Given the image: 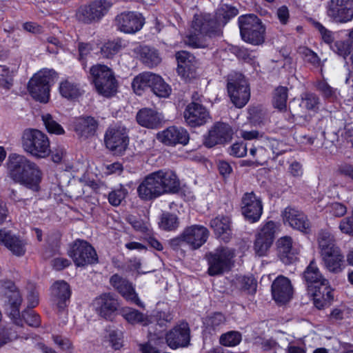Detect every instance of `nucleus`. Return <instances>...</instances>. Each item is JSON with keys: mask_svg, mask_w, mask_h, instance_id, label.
<instances>
[{"mask_svg": "<svg viewBox=\"0 0 353 353\" xmlns=\"http://www.w3.org/2000/svg\"><path fill=\"white\" fill-rule=\"evenodd\" d=\"M22 147L26 152L37 158H45L50 153L48 137L36 129L28 128L23 131Z\"/></svg>", "mask_w": 353, "mask_h": 353, "instance_id": "nucleus-6", "label": "nucleus"}, {"mask_svg": "<svg viewBox=\"0 0 353 353\" xmlns=\"http://www.w3.org/2000/svg\"><path fill=\"white\" fill-rule=\"evenodd\" d=\"M271 153L269 149L265 146V142L264 141L263 145L258 146V155L256 157V162L263 165V163L266 162L268 159L271 158Z\"/></svg>", "mask_w": 353, "mask_h": 353, "instance_id": "nucleus-61", "label": "nucleus"}, {"mask_svg": "<svg viewBox=\"0 0 353 353\" xmlns=\"http://www.w3.org/2000/svg\"><path fill=\"white\" fill-rule=\"evenodd\" d=\"M228 92L232 102L237 108H243L248 102L250 97L249 85L245 77L234 72L228 76Z\"/></svg>", "mask_w": 353, "mask_h": 353, "instance_id": "nucleus-9", "label": "nucleus"}, {"mask_svg": "<svg viewBox=\"0 0 353 353\" xmlns=\"http://www.w3.org/2000/svg\"><path fill=\"white\" fill-rule=\"evenodd\" d=\"M8 291L5 294L8 301V314L13 323L21 327L25 321L29 326L38 327L41 325V319L32 309H26L20 314V306L22 303V297L19 290L12 282H8L5 286Z\"/></svg>", "mask_w": 353, "mask_h": 353, "instance_id": "nucleus-4", "label": "nucleus"}, {"mask_svg": "<svg viewBox=\"0 0 353 353\" xmlns=\"http://www.w3.org/2000/svg\"><path fill=\"white\" fill-rule=\"evenodd\" d=\"M112 4L106 0H95L79 9L78 19L84 23L99 21L106 14Z\"/></svg>", "mask_w": 353, "mask_h": 353, "instance_id": "nucleus-12", "label": "nucleus"}, {"mask_svg": "<svg viewBox=\"0 0 353 353\" xmlns=\"http://www.w3.org/2000/svg\"><path fill=\"white\" fill-rule=\"evenodd\" d=\"M157 139L166 145H186L190 139L188 131L181 128L170 126L157 134Z\"/></svg>", "mask_w": 353, "mask_h": 353, "instance_id": "nucleus-23", "label": "nucleus"}, {"mask_svg": "<svg viewBox=\"0 0 353 353\" xmlns=\"http://www.w3.org/2000/svg\"><path fill=\"white\" fill-rule=\"evenodd\" d=\"M247 150V145L243 142L235 143L230 146V154L240 158L246 154Z\"/></svg>", "mask_w": 353, "mask_h": 353, "instance_id": "nucleus-57", "label": "nucleus"}, {"mask_svg": "<svg viewBox=\"0 0 353 353\" xmlns=\"http://www.w3.org/2000/svg\"><path fill=\"white\" fill-rule=\"evenodd\" d=\"M283 218L285 223H288L290 227L304 233H307L310 229V222L307 217L301 211L288 207L283 212Z\"/></svg>", "mask_w": 353, "mask_h": 353, "instance_id": "nucleus-25", "label": "nucleus"}, {"mask_svg": "<svg viewBox=\"0 0 353 353\" xmlns=\"http://www.w3.org/2000/svg\"><path fill=\"white\" fill-rule=\"evenodd\" d=\"M0 245H4L17 256H23L26 252L25 241L5 228L0 229Z\"/></svg>", "mask_w": 353, "mask_h": 353, "instance_id": "nucleus-28", "label": "nucleus"}, {"mask_svg": "<svg viewBox=\"0 0 353 353\" xmlns=\"http://www.w3.org/2000/svg\"><path fill=\"white\" fill-rule=\"evenodd\" d=\"M140 56L142 62L149 68L157 65L161 60L157 50L148 46L141 48Z\"/></svg>", "mask_w": 353, "mask_h": 353, "instance_id": "nucleus-41", "label": "nucleus"}, {"mask_svg": "<svg viewBox=\"0 0 353 353\" xmlns=\"http://www.w3.org/2000/svg\"><path fill=\"white\" fill-rule=\"evenodd\" d=\"M137 121L141 126L148 128H157L161 124L163 118L156 110L151 108H143L137 114Z\"/></svg>", "mask_w": 353, "mask_h": 353, "instance_id": "nucleus-33", "label": "nucleus"}, {"mask_svg": "<svg viewBox=\"0 0 353 353\" xmlns=\"http://www.w3.org/2000/svg\"><path fill=\"white\" fill-rule=\"evenodd\" d=\"M239 288L243 290H247L250 293L256 292V283L252 277L239 276L236 278Z\"/></svg>", "mask_w": 353, "mask_h": 353, "instance_id": "nucleus-53", "label": "nucleus"}, {"mask_svg": "<svg viewBox=\"0 0 353 353\" xmlns=\"http://www.w3.org/2000/svg\"><path fill=\"white\" fill-rule=\"evenodd\" d=\"M238 14L239 11L235 7L224 4L217 10L215 19L221 28V26H225L230 19Z\"/></svg>", "mask_w": 353, "mask_h": 353, "instance_id": "nucleus-42", "label": "nucleus"}, {"mask_svg": "<svg viewBox=\"0 0 353 353\" xmlns=\"http://www.w3.org/2000/svg\"><path fill=\"white\" fill-rule=\"evenodd\" d=\"M288 88L284 86H279L274 90L273 105L279 110H285L287 107Z\"/></svg>", "mask_w": 353, "mask_h": 353, "instance_id": "nucleus-46", "label": "nucleus"}, {"mask_svg": "<svg viewBox=\"0 0 353 353\" xmlns=\"http://www.w3.org/2000/svg\"><path fill=\"white\" fill-rule=\"evenodd\" d=\"M319 248L321 256L338 250L339 248L336 245L334 236L327 230H321L317 236Z\"/></svg>", "mask_w": 353, "mask_h": 353, "instance_id": "nucleus-36", "label": "nucleus"}, {"mask_svg": "<svg viewBox=\"0 0 353 353\" xmlns=\"http://www.w3.org/2000/svg\"><path fill=\"white\" fill-rule=\"evenodd\" d=\"M30 164L31 169H26V171H23V179L17 181L16 183H20L33 191H38L42 178V172L35 163L30 161Z\"/></svg>", "mask_w": 353, "mask_h": 353, "instance_id": "nucleus-30", "label": "nucleus"}, {"mask_svg": "<svg viewBox=\"0 0 353 353\" xmlns=\"http://www.w3.org/2000/svg\"><path fill=\"white\" fill-rule=\"evenodd\" d=\"M317 89L327 99H334L336 98V90L332 88L325 81H320L317 83Z\"/></svg>", "mask_w": 353, "mask_h": 353, "instance_id": "nucleus-55", "label": "nucleus"}, {"mask_svg": "<svg viewBox=\"0 0 353 353\" xmlns=\"http://www.w3.org/2000/svg\"><path fill=\"white\" fill-rule=\"evenodd\" d=\"M319 99L314 93L305 92L301 95V101L299 103L300 109L294 110V115L303 117L305 115V111H316L319 108Z\"/></svg>", "mask_w": 353, "mask_h": 353, "instance_id": "nucleus-37", "label": "nucleus"}, {"mask_svg": "<svg viewBox=\"0 0 353 353\" xmlns=\"http://www.w3.org/2000/svg\"><path fill=\"white\" fill-rule=\"evenodd\" d=\"M143 24L144 19L141 14L134 12H123L115 18L117 29L127 34H134L139 31Z\"/></svg>", "mask_w": 353, "mask_h": 353, "instance_id": "nucleus-20", "label": "nucleus"}, {"mask_svg": "<svg viewBox=\"0 0 353 353\" xmlns=\"http://www.w3.org/2000/svg\"><path fill=\"white\" fill-rule=\"evenodd\" d=\"M59 90L60 94L68 100L77 99L83 92L80 85L70 79L62 81Z\"/></svg>", "mask_w": 353, "mask_h": 353, "instance_id": "nucleus-39", "label": "nucleus"}, {"mask_svg": "<svg viewBox=\"0 0 353 353\" xmlns=\"http://www.w3.org/2000/svg\"><path fill=\"white\" fill-rule=\"evenodd\" d=\"M276 232V223L268 221L256 235L254 244L255 254L259 256H265L272 246Z\"/></svg>", "mask_w": 353, "mask_h": 353, "instance_id": "nucleus-15", "label": "nucleus"}, {"mask_svg": "<svg viewBox=\"0 0 353 353\" xmlns=\"http://www.w3.org/2000/svg\"><path fill=\"white\" fill-rule=\"evenodd\" d=\"M279 256L285 264L292 263L296 259L292 249V239L290 236H285L277 241Z\"/></svg>", "mask_w": 353, "mask_h": 353, "instance_id": "nucleus-34", "label": "nucleus"}, {"mask_svg": "<svg viewBox=\"0 0 353 353\" xmlns=\"http://www.w3.org/2000/svg\"><path fill=\"white\" fill-rule=\"evenodd\" d=\"M98 125V121L92 117H80L73 122L74 132L79 138L83 139L93 137Z\"/></svg>", "mask_w": 353, "mask_h": 353, "instance_id": "nucleus-29", "label": "nucleus"}, {"mask_svg": "<svg viewBox=\"0 0 353 353\" xmlns=\"http://www.w3.org/2000/svg\"><path fill=\"white\" fill-rule=\"evenodd\" d=\"M301 52L304 55L305 61L312 63L313 65H317L319 64L320 59L317 54L311 50L303 48L301 49Z\"/></svg>", "mask_w": 353, "mask_h": 353, "instance_id": "nucleus-62", "label": "nucleus"}, {"mask_svg": "<svg viewBox=\"0 0 353 353\" xmlns=\"http://www.w3.org/2000/svg\"><path fill=\"white\" fill-rule=\"evenodd\" d=\"M241 341V335L236 331H230L222 334L220 343L224 346L232 347L238 345Z\"/></svg>", "mask_w": 353, "mask_h": 353, "instance_id": "nucleus-51", "label": "nucleus"}, {"mask_svg": "<svg viewBox=\"0 0 353 353\" xmlns=\"http://www.w3.org/2000/svg\"><path fill=\"white\" fill-rule=\"evenodd\" d=\"M68 254L78 267L93 264L98 261L97 254L94 248L83 240H76L71 245Z\"/></svg>", "mask_w": 353, "mask_h": 353, "instance_id": "nucleus-11", "label": "nucleus"}, {"mask_svg": "<svg viewBox=\"0 0 353 353\" xmlns=\"http://www.w3.org/2000/svg\"><path fill=\"white\" fill-rule=\"evenodd\" d=\"M176 57L178 61V72H185L189 66L188 62H190V59L192 58V56L185 51H181L176 53Z\"/></svg>", "mask_w": 353, "mask_h": 353, "instance_id": "nucleus-54", "label": "nucleus"}, {"mask_svg": "<svg viewBox=\"0 0 353 353\" xmlns=\"http://www.w3.org/2000/svg\"><path fill=\"white\" fill-rule=\"evenodd\" d=\"M178 218L175 214L164 213L162 214L159 222V227L167 231L174 230L179 226Z\"/></svg>", "mask_w": 353, "mask_h": 353, "instance_id": "nucleus-47", "label": "nucleus"}, {"mask_svg": "<svg viewBox=\"0 0 353 353\" xmlns=\"http://www.w3.org/2000/svg\"><path fill=\"white\" fill-rule=\"evenodd\" d=\"M121 39L105 43L101 48V54L103 58L110 59L117 54L123 48Z\"/></svg>", "mask_w": 353, "mask_h": 353, "instance_id": "nucleus-45", "label": "nucleus"}, {"mask_svg": "<svg viewBox=\"0 0 353 353\" xmlns=\"http://www.w3.org/2000/svg\"><path fill=\"white\" fill-rule=\"evenodd\" d=\"M122 316L131 324L141 323L143 325H145L149 321L146 315L133 308L123 309Z\"/></svg>", "mask_w": 353, "mask_h": 353, "instance_id": "nucleus-44", "label": "nucleus"}, {"mask_svg": "<svg viewBox=\"0 0 353 353\" xmlns=\"http://www.w3.org/2000/svg\"><path fill=\"white\" fill-rule=\"evenodd\" d=\"M314 26L319 31L322 39L324 41V42L332 46V43L334 40L333 32L325 28L319 22H316L314 23Z\"/></svg>", "mask_w": 353, "mask_h": 353, "instance_id": "nucleus-56", "label": "nucleus"}, {"mask_svg": "<svg viewBox=\"0 0 353 353\" xmlns=\"http://www.w3.org/2000/svg\"><path fill=\"white\" fill-rule=\"evenodd\" d=\"M30 160L25 156L11 154L8 159V174L15 183L17 181L23 179V171L26 169H31L30 167Z\"/></svg>", "mask_w": 353, "mask_h": 353, "instance_id": "nucleus-27", "label": "nucleus"}, {"mask_svg": "<svg viewBox=\"0 0 353 353\" xmlns=\"http://www.w3.org/2000/svg\"><path fill=\"white\" fill-rule=\"evenodd\" d=\"M151 90L157 97L163 98L168 97L172 92L170 86L164 81L161 77L155 74L152 80Z\"/></svg>", "mask_w": 353, "mask_h": 353, "instance_id": "nucleus-43", "label": "nucleus"}, {"mask_svg": "<svg viewBox=\"0 0 353 353\" xmlns=\"http://www.w3.org/2000/svg\"><path fill=\"white\" fill-rule=\"evenodd\" d=\"M208 230L201 225H193L185 228L183 231L184 243L189 245L192 250L201 248L208 240Z\"/></svg>", "mask_w": 353, "mask_h": 353, "instance_id": "nucleus-21", "label": "nucleus"}, {"mask_svg": "<svg viewBox=\"0 0 353 353\" xmlns=\"http://www.w3.org/2000/svg\"><path fill=\"white\" fill-rule=\"evenodd\" d=\"M225 323V318L222 313L216 312L209 317L208 320V325L214 329L219 327Z\"/></svg>", "mask_w": 353, "mask_h": 353, "instance_id": "nucleus-60", "label": "nucleus"}, {"mask_svg": "<svg viewBox=\"0 0 353 353\" xmlns=\"http://www.w3.org/2000/svg\"><path fill=\"white\" fill-rule=\"evenodd\" d=\"M41 117L42 121L48 132L59 135L65 133V131L62 126L53 119L51 114H43Z\"/></svg>", "mask_w": 353, "mask_h": 353, "instance_id": "nucleus-48", "label": "nucleus"}, {"mask_svg": "<svg viewBox=\"0 0 353 353\" xmlns=\"http://www.w3.org/2000/svg\"><path fill=\"white\" fill-rule=\"evenodd\" d=\"M194 30L186 37L185 43L194 48H204L208 46L204 37H215L221 35L219 22L210 14H195L192 23Z\"/></svg>", "mask_w": 353, "mask_h": 353, "instance_id": "nucleus-3", "label": "nucleus"}, {"mask_svg": "<svg viewBox=\"0 0 353 353\" xmlns=\"http://www.w3.org/2000/svg\"><path fill=\"white\" fill-rule=\"evenodd\" d=\"M110 284L113 288L127 301L136 304L139 307H143L139 300L137 294L132 284L127 279L122 278L115 274L110 279Z\"/></svg>", "mask_w": 353, "mask_h": 353, "instance_id": "nucleus-24", "label": "nucleus"}, {"mask_svg": "<svg viewBox=\"0 0 353 353\" xmlns=\"http://www.w3.org/2000/svg\"><path fill=\"white\" fill-rule=\"evenodd\" d=\"M210 227L214 230L215 235L228 242L232 235L231 220L227 216H218L210 221Z\"/></svg>", "mask_w": 353, "mask_h": 353, "instance_id": "nucleus-32", "label": "nucleus"}, {"mask_svg": "<svg viewBox=\"0 0 353 353\" xmlns=\"http://www.w3.org/2000/svg\"><path fill=\"white\" fill-rule=\"evenodd\" d=\"M326 12L336 23L349 22L353 19V0H330Z\"/></svg>", "mask_w": 353, "mask_h": 353, "instance_id": "nucleus-14", "label": "nucleus"}, {"mask_svg": "<svg viewBox=\"0 0 353 353\" xmlns=\"http://www.w3.org/2000/svg\"><path fill=\"white\" fill-rule=\"evenodd\" d=\"M30 164L31 169H26V171H23V179L17 181L16 183H20L33 191H38L42 178V172L35 163L30 161Z\"/></svg>", "mask_w": 353, "mask_h": 353, "instance_id": "nucleus-31", "label": "nucleus"}, {"mask_svg": "<svg viewBox=\"0 0 353 353\" xmlns=\"http://www.w3.org/2000/svg\"><path fill=\"white\" fill-rule=\"evenodd\" d=\"M242 39L254 46L262 44L265 41V27L255 14L242 15L238 19Z\"/></svg>", "mask_w": 353, "mask_h": 353, "instance_id": "nucleus-5", "label": "nucleus"}, {"mask_svg": "<svg viewBox=\"0 0 353 353\" xmlns=\"http://www.w3.org/2000/svg\"><path fill=\"white\" fill-rule=\"evenodd\" d=\"M233 130L230 125L223 122H216L210 128L208 134L204 136V145L212 148L217 144L230 141L232 138Z\"/></svg>", "mask_w": 353, "mask_h": 353, "instance_id": "nucleus-16", "label": "nucleus"}, {"mask_svg": "<svg viewBox=\"0 0 353 353\" xmlns=\"http://www.w3.org/2000/svg\"><path fill=\"white\" fill-rule=\"evenodd\" d=\"M128 143L127 130L124 126L114 125L107 130L105 143L114 154L121 155L126 150Z\"/></svg>", "mask_w": 353, "mask_h": 353, "instance_id": "nucleus-13", "label": "nucleus"}, {"mask_svg": "<svg viewBox=\"0 0 353 353\" xmlns=\"http://www.w3.org/2000/svg\"><path fill=\"white\" fill-rule=\"evenodd\" d=\"M57 77L53 70L44 69L36 73L29 81L28 89L35 100L47 103L50 98V82Z\"/></svg>", "mask_w": 353, "mask_h": 353, "instance_id": "nucleus-8", "label": "nucleus"}, {"mask_svg": "<svg viewBox=\"0 0 353 353\" xmlns=\"http://www.w3.org/2000/svg\"><path fill=\"white\" fill-rule=\"evenodd\" d=\"M93 305L98 314L104 319H110L119 304L116 295L103 293L95 298Z\"/></svg>", "mask_w": 353, "mask_h": 353, "instance_id": "nucleus-22", "label": "nucleus"}, {"mask_svg": "<svg viewBox=\"0 0 353 353\" xmlns=\"http://www.w3.org/2000/svg\"><path fill=\"white\" fill-rule=\"evenodd\" d=\"M265 142V146L269 149L270 153L275 154L276 157L283 154L288 150L286 145L277 139L268 138Z\"/></svg>", "mask_w": 353, "mask_h": 353, "instance_id": "nucleus-49", "label": "nucleus"}, {"mask_svg": "<svg viewBox=\"0 0 353 353\" xmlns=\"http://www.w3.org/2000/svg\"><path fill=\"white\" fill-rule=\"evenodd\" d=\"M179 181L171 171L159 170L148 174L137 188L139 198L144 201L154 199L168 192H176Z\"/></svg>", "mask_w": 353, "mask_h": 353, "instance_id": "nucleus-1", "label": "nucleus"}, {"mask_svg": "<svg viewBox=\"0 0 353 353\" xmlns=\"http://www.w3.org/2000/svg\"><path fill=\"white\" fill-rule=\"evenodd\" d=\"M339 229L343 233L353 236V214L341 221Z\"/></svg>", "mask_w": 353, "mask_h": 353, "instance_id": "nucleus-59", "label": "nucleus"}, {"mask_svg": "<svg viewBox=\"0 0 353 353\" xmlns=\"http://www.w3.org/2000/svg\"><path fill=\"white\" fill-rule=\"evenodd\" d=\"M183 117L185 123L196 128L205 125L211 120L209 111L202 104L192 101L185 108Z\"/></svg>", "mask_w": 353, "mask_h": 353, "instance_id": "nucleus-17", "label": "nucleus"}, {"mask_svg": "<svg viewBox=\"0 0 353 353\" xmlns=\"http://www.w3.org/2000/svg\"><path fill=\"white\" fill-rule=\"evenodd\" d=\"M54 342L62 350H68L72 347V343L70 341L67 339L64 338L61 336H52Z\"/></svg>", "mask_w": 353, "mask_h": 353, "instance_id": "nucleus-64", "label": "nucleus"}, {"mask_svg": "<svg viewBox=\"0 0 353 353\" xmlns=\"http://www.w3.org/2000/svg\"><path fill=\"white\" fill-rule=\"evenodd\" d=\"M154 75V74L152 72H143L137 76L132 83V87L134 92L141 95L145 89H151Z\"/></svg>", "mask_w": 353, "mask_h": 353, "instance_id": "nucleus-40", "label": "nucleus"}, {"mask_svg": "<svg viewBox=\"0 0 353 353\" xmlns=\"http://www.w3.org/2000/svg\"><path fill=\"white\" fill-rule=\"evenodd\" d=\"M128 194V190L123 186L112 190L108 194V201L113 206H119Z\"/></svg>", "mask_w": 353, "mask_h": 353, "instance_id": "nucleus-50", "label": "nucleus"}, {"mask_svg": "<svg viewBox=\"0 0 353 353\" xmlns=\"http://www.w3.org/2000/svg\"><path fill=\"white\" fill-rule=\"evenodd\" d=\"M330 48L334 52H336L341 56L345 57L350 54V51L347 48V45L342 41H336L333 45L330 46Z\"/></svg>", "mask_w": 353, "mask_h": 353, "instance_id": "nucleus-63", "label": "nucleus"}, {"mask_svg": "<svg viewBox=\"0 0 353 353\" xmlns=\"http://www.w3.org/2000/svg\"><path fill=\"white\" fill-rule=\"evenodd\" d=\"M241 211L248 221L257 222L263 213L261 199L252 192L245 193L241 199Z\"/></svg>", "mask_w": 353, "mask_h": 353, "instance_id": "nucleus-18", "label": "nucleus"}, {"mask_svg": "<svg viewBox=\"0 0 353 353\" xmlns=\"http://www.w3.org/2000/svg\"><path fill=\"white\" fill-rule=\"evenodd\" d=\"M90 73L99 94L109 97L117 92V81L110 68L105 65L97 64L91 67Z\"/></svg>", "mask_w": 353, "mask_h": 353, "instance_id": "nucleus-7", "label": "nucleus"}, {"mask_svg": "<svg viewBox=\"0 0 353 353\" xmlns=\"http://www.w3.org/2000/svg\"><path fill=\"white\" fill-rule=\"evenodd\" d=\"M52 294L57 300V306L60 310L65 307V302L71 295L70 285L64 281H58L52 286Z\"/></svg>", "mask_w": 353, "mask_h": 353, "instance_id": "nucleus-35", "label": "nucleus"}, {"mask_svg": "<svg viewBox=\"0 0 353 353\" xmlns=\"http://www.w3.org/2000/svg\"><path fill=\"white\" fill-rule=\"evenodd\" d=\"M12 72L6 65H0V86L10 89L12 85Z\"/></svg>", "mask_w": 353, "mask_h": 353, "instance_id": "nucleus-52", "label": "nucleus"}, {"mask_svg": "<svg viewBox=\"0 0 353 353\" xmlns=\"http://www.w3.org/2000/svg\"><path fill=\"white\" fill-rule=\"evenodd\" d=\"M167 345L172 349L186 347L190 342V330L187 323L183 322L165 334Z\"/></svg>", "mask_w": 353, "mask_h": 353, "instance_id": "nucleus-19", "label": "nucleus"}, {"mask_svg": "<svg viewBox=\"0 0 353 353\" xmlns=\"http://www.w3.org/2000/svg\"><path fill=\"white\" fill-rule=\"evenodd\" d=\"M18 336L17 332L13 331L12 328L9 330H0V347L8 341L17 339Z\"/></svg>", "mask_w": 353, "mask_h": 353, "instance_id": "nucleus-58", "label": "nucleus"}, {"mask_svg": "<svg viewBox=\"0 0 353 353\" xmlns=\"http://www.w3.org/2000/svg\"><path fill=\"white\" fill-rule=\"evenodd\" d=\"M234 250L228 247H219L214 252L208 254V274L210 276L221 274L230 270L233 265Z\"/></svg>", "mask_w": 353, "mask_h": 353, "instance_id": "nucleus-10", "label": "nucleus"}, {"mask_svg": "<svg viewBox=\"0 0 353 353\" xmlns=\"http://www.w3.org/2000/svg\"><path fill=\"white\" fill-rule=\"evenodd\" d=\"M325 268L331 272L339 273L342 270L343 256L340 249L321 256Z\"/></svg>", "mask_w": 353, "mask_h": 353, "instance_id": "nucleus-38", "label": "nucleus"}, {"mask_svg": "<svg viewBox=\"0 0 353 353\" xmlns=\"http://www.w3.org/2000/svg\"><path fill=\"white\" fill-rule=\"evenodd\" d=\"M308 294L313 298L314 304L321 309L333 300L332 290L329 281L320 272L314 261H311L303 272Z\"/></svg>", "mask_w": 353, "mask_h": 353, "instance_id": "nucleus-2", "label": "nucleus"}, {"mask_svg": "<svg viewBox=\"0 0 353 353\" xmlns=\"http://www.w3.org/2000/svg\"><path fill=\"white\" fill-rule=\"evenodd\" d=\"M293 289L290 281L283 276H278L272 284L273 299L280 303L288 302L292 297Z\"/></svg>", "mask_w": 353, "mask_h": 353, "instance_id": "nucleus-26", "label": "nucleus"}]
</instances>
